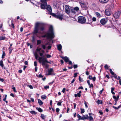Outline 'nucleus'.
I'll return each mask as SVG.
<instances>
[{
	"label": "nucleus",
	"mask_w": 121,
	"mask_h": 121,
	"mask_svg": "<svg viewBox=\"0 0 121 121\" xmlns=\"http://www.w3.org/2000/svg\"><path fill=\"white\" fill-rule=\"evenodd\" d=\"M44 29V28L43 23L39 22H36L35 24L34 32V34L36 35L38 37V35L37 34V33H38L39 34H43L42 32H39V29L41 31H43Z\"/></svg>",
	"instance_id": "f257e3e1"
},
{
	"label": "nucleus",
	"mask_w": 121,
	"mask_h": 121,
	"mask_svg": "<svg viewBox=\"0 0 121 121\" xmlns=\"http://www.w3.org/2000/svg\"><path fill=\"white\" fill-rule=\"evenodd\" d=\"M46 37L48 39H52L54 37V33L53 31V27L52 26H50L49 30L47 33L44 35H43L42 37Z\"/></svg>",
	"instance_id": "f03ea898"
},
{
	"label": "nucleus",
	"mask_w": 121,
	"mask_h": 121,
	"mask_svg": "<svg viewBox=\"0 0 121 121\" xmlns=\"http://www.w3.org/2000/svg\"><path fill=\"white\" fill-rule=\"evenodd\" d=\"M48 0H41V8L42 9H45L47 6L46 9L47 10L50 12H52V9L51 6L50 5H47V2Z\"/></svg>",
	"instance_id": "7ed1b4c3"
},
{
	"label": "nucleus",
	"mask_w": 121,
	"mask_h": 121,
	"mask_svg": "<svg viewBox=\"0 0 121 121\" xmlns=\"http://www.w3.org/2000/svg\"><path fill=\"white\" fill-rule=\"evenodd\" d=\"M38 60L40 63H42V65L43 66H45L46 67H47V65L46 63H50L44 57H39Z\"/></svg>",
	"instance_id": "20e7f679"
},
{
	"label": "nucleus",
	"mask_w": 121,
	"mask_h": 121,
	"mask_svg": "<svg viewBox=\"0 0 121 121\" xmlns=\"http://www.w3.org/2000/svg\"><path fill=\"white\" fill-rule=\"evenodd\" d=\"M78 20L79 23L82 24L85 23L86 22L85 18L83 16L79 17L78 18Z\"/></svg>",
	"instance_id": "39448f33"
},
{
	"label": "nucleus",
	"mask_w": 121,
	"mask_h": 121,
	"mask_svg": "<svg viewBox=\"0 0 121 121\" xmlns=\"http://www.w3.org/2000/svg\"><path fill=\"white\" fill-rule=\"evenodd\" d=\"M51 15L54 17L56 18L61 20H62L63 18V14L56 15L55 13H52Z\"/></svg>",
	"instance_id": "423d86ee"
},
{
	"label": "nucleus",
	"mask_w": 121,
	"mask_h": 121,
	"mask_svg": "<svg viewBox=\"0 0 121 121\" xmlns=\"http://www.w3.org/2000/svg\"><path fill=\"white\" fill-rule=\"evenodd\" d=\"M121 13V11H118L114 14V17L116 19H118L120 17Z\"/></svg>",
	"instance_id": "0eeeda50"
},
{
	"label": "nucleus",
	"mask_w": 121,
	"mask_h": 121,
	"mask_svg": "<svg viewBox=\"0 0 121 121\" xmlns=\"http://www.w3.org/2000/svg\"><path fill=\"white\" fill-rule=\"evenodd\" d=\"M65 12L68 14L69 13L70 11H71V10L69 8V7L67 5H66L65 6Z\"/></svg>",
	"instance_id": "6e6552de"
},
{
	"label": "nucleus",
	"mask_w": 121,
	"mask_h": 121,
	"mask_svg": "<svg viewBox=\"0 0 121 121\" xmlns=\"http://www.w3.org/2000/svg\"><path fill=\"white\" fill-rule=\"evenodd\" d=\"M107 21L108 20L107 19L103 18L101 20L100 22L101 24L104 25L107 23Z\"/></svg>",
	"instance_id": "1a4fd4ad"
},
{
	"label": "nucleus",
	"mask_w": 121,
	"mask_h": 121,
	"mask_svg": "<svg viewBox=\"0 0 121 121\" xmlns=\"http://www.w3.org/2000/svg\"><path fill=\"white\" fill-rule=\"evenodd\" d=\"M105 14L107 16L110 15L111 13L110 10H109L108 9L106 10L105 11Z\"/></svg>",
	"instance_id": "9d476101"
},
{
	"label": "nucleus",
	"mask_w": 121,
	"mask_h": 121,
	"mask_svg": "<svg viewBox=\"0 0 121 121\" xmlns=\"http://www.w3.org/2000/svg\"><path fill=\"white\" fill-rule=\"evenodd\" d=\"M53 72V69L52 68H50L48 70V73L47 75H51L52 74Z\"/></svg>",
	"instance_id": "9b49d317"
},
{
	"label": "nucleus",
	"mask_w": 121,
	"mask_h": 121,
	"mask_svg": "<svg viewBox=\"0 0 121 121\" xmlns=\"http://www.w3.org/2000/svg\"><path fill=\"white\" fill-rule=\"evenodd\" d=\"M82 119V120H84L85 119H88V115L87 114L83 116Z\"/></svg>",
	"instance_id": "f8f14e48"
},
{
	"label": "nucleus",
	"mask_w": 121,
	"mask_h": 121,
	"mask_svg": "<svg viewBox=\"0 0 121 121\" xmlns=\"http://www.w3.org/2000/svg\"><path fill=\"white\" fill-rule=\"evenodd\" d=\"M92 114L91 113H89V117L88 116V119H89L90 121H94V120L92 116H91V115Z\"/></svg>",
	"instance_id": "ddd939ff"
},
{
	"label": "nucleus",
	"mask_w": 121,
	"mask_h": 121,
	"mask_svg": "<svg viewBox=\"0 0 121 121\" xmlns=\"http://www.w3.org/2000/svg\"><path fill=\"white\" fill-rule=\"evenodd\" d=\"M81 91H79L77 94H74V96L75 97H77V96L79 97H80L81 96Z\"/></svg>",
	"instance_id": "4468645a"
},
{
	"label": "nucleus",
	"mask_w": 121,
	"mask_h": 121,
	"mask_svg": "<svg viewBox=\"0 0 121 121\" xmlns=\"http://www.w3.org/2000/svg\"><path fill=\"white\" fill-rule=\"evenodd\" d=\"M99 1L102 3H107L109 0H99Z\"/></svg>",
	"instance_id": "2eb2a0df"
},
{
	"label": "nucleus",
	"mask_w": 121,
	"mask_h": 121,
	"mask_svg": "<svg viewBox=\"0 0 121 121\" xmlns=\"http://www.w3.org/2000/svg\"><path fill=\"white\" fill-rule=\"evenodd\" d=\"M62 58L65 60L66 62H68L69 60V58L66 56L64 57H63Z\"/></svg>",
	"instance_id": "dca6fc26"
},
{
	"label": "nucleus",
	"mask_w": 121,
	"mask_h": 121,
	"mask_svg": "<svg viewBox=\"0 0 121 121\" xmlns=\"http://www.w3.org/2000/svg\"><path fill=\"white\" fill-rule=\"evenodd\" d=\"M38 103L40 105H42L43 104V102L40 99H38Z\"/></svg>",
	"instance_id": "f3484780"
},
{
	"label": "nucleus",
	"mask_w": 121,
	"mask_h": 121,
	"mask_svg": "<svg viewBox=\"0 0 121 121\" xmlns=\"http://www.w3.org/2000/svg\"><path fill=\"white\" fill-rule=\"evenodd\" d=\"M57 48L58 49L59 51H60L62 49V46L61 44H59L57 45Z\"/></svg>",
	"instance_id": "a211bd4d"
},
{
	"label": "nucleus",
	"mask_w": 121,
	"mask_h": 121,
	"mask_svg": "<svg viewBox=\"0 0 121 121\" xmlns=\"http://www.w3.org/2000/svg\"><path fill=\"white\" fill-rule=\"evenodd\" d=\"M109 71H110L111 73V74L113 75H114V76L115 77H117V76L116 74H114V73L112 71V69H109Z\"/></svg>",
	"instance_id": "6ab92c4d"
},
{
	"label": "nucleus",
	"mask_w": 121,
	"mask_h": 121,
	"mask_svg": "<svg viewBox=\"0 0 121 121\" xmlns=\"http://www.w3.org/2000/svg\"><path fill=\"white\" fill-rule=\"evenodd\" d=\"M95 14L97 17L99 18L101 17V15L100 13L98 12H96Z\"/></svg>",
	"instance_id": "aec40b11"
},
{
	"label": "nucleus",
	"mask_w": 121,
	"mask_h": 121,
	"mask_svg": "<svg viewBox=\"0 0 121 121\" xmlns=\"http://www.w3.org/2000/svg\"><path fill=\"white\" fill-rule=\"evenodd\" d=\"M71 12L73 14H75L77 13V12L75 10L73 9H72L71 10Z\"/></svg>",
	"instance_id": "412c9836"
},
{
	"label": "nucleus",
	"mask_w": 121,
	"mask_h": 121,
	"mask_svg": "<svg viewBox=\"0 0 121 121\" xmlns=\"http://www.w3.org/2000/svg\"><path fill=\"white\" fill-rule=\"evenodd\" d=\"M97 103L98 104H102V101L99 100H98L97 101Z\"/></svg>",
	"instance_id": "4be33fe9"
},
{
	"label": "nucleus",
	"mask_w": 121,
	"mask_h": 121,
	"mask_svg": "<svg viewBox=\"0 0 121 121\" xmlns=\"http://www.w3.org/2000/svg\"><path fill=\"white\" fill-rule=\"evenodd\" d=\"M41 98L42 99H45L46 98V96L45 95H43L41 96Z\"/></svg>",
	"instance_id": "5701e85b"
},
{
	"label": "nucleus",
	"mask_w": 121,
	"mask_h": 121,
	"mask_svg": "<svg viewBox=\"0 0 121 121\" xmlns=\"http://www.w3.org/2000/svg\"><path fill=\"white\" fill-rule=\"evenodd\" d=\"M36 109L39 112H42L43 111V110L40 108H37Z\"/></svg>",
	"instance_id": "b1692460"
},
{
	"label": "nucleus",
	"mask_w": 121,
	"mask_h": 121,
	"mask_svg": "<svg viewBox=\"0 0 121 121\" xmlns=\"http://www.w3.org/2000/svg\"><path fill=\"white\" fill-rule=\"evenodd\" d=\"M114 87H112L111 89V92L113 94H115V93L113 92V91L114 90Z\"/></svg>",
	"instance_id": "393cba45"
},
{
	"label": "nucleus",
	"mask_w": 121,
	"mask_h": 121,
	"mask_svg": "<svg viewBox=\"0 0 121 121\" xmlns=\"http://www.w3.org/2000/svg\"><path fill=\"white\" fill-rule=\"evenodd\" d=\"M30 112L32 114H36V113L34 111H30Z\"/></svg>",
	"instance_id": "a878e982"
},
{
	"label": "nucleus",
	"mask_w": 121,
	"mask_h": 121,
	"mask_svg": "<svg viewBox=\"0 0 121 121\" xmlns=\"http://www.w3.org/2000/svg\"><path fill=\"white\" fill-rule=\"evenodd\" d=\"M74 9L77 12L79 10V8L78 7H75Z\"/></svg>",
	"instance_id": "bb28decb"
},
{
	"label": "nucleus",
	"mask_w": 121,
	"mask_h": 121,
	"mask_svg": "<svg viewBox=\"0 0 121 121\" xmlns=\"http://www.w3.org/2000/svg\"><path fill=\"white\" fill-rule=\"evenodd\" d=\"M0 65L2 67H3L4 66L3 61L2 60L0 61Z\"/></svg>",
	"instance_id": "cd10ccee"
},
{
	"label": "nucleus",
	"mask_w": 121,
	"mask_h": 121,
	"mask_svg": "<svg viewBox=\"0 0 121 121\" xmlns=\"http://www.w3.org/2000/svg\"><path fill=\"white\" fill-rule=\"evenodd\" d=\"M9 53H11V52L13 50V49L11 47H9Z\"/></svg>",
	"instance_id": "c85d7f7f"
},
{
	"label": "nucleus",
	"mask_w": 121,
	"mask_h": 121,
	"mask_svg": "<svg viewBox=\"0 0 121 121\" xmlns=\"http://www.w3.org/2000/svg\"><path fill=\"white\" fill-rule=\"evenodd\" d=\"M81 113L82 114V113H83L84 112L85 110L84 109L81 108Z\"/></svg>",
	"instance_id": "c756f323"
},
{
	"label": "nucleus",
	"mask_w": 121,
	"mask_h": 121,
	"mask_svg": "<svg viewBox=\"0 0 121 121\" xmlns=\"http://www.w3.org/2000/svg\"><path fill=\"white\" fill-rule=\"evenodd\" d=\"M5 38V37L4 36H1L0 37V40H2L4 39Z\"/></svg>",
	"instance_id": "7c9ffc66"
},
{
	"label": "nucleus",
	"mask_w": 121,
	"mask_h": 121,
	"mask_svg": "<svg viewBox=\"0 0 121 121\" xmlns=\"http://www.w3.org/2000/svg\"><path fill=\"white\" fill-rule=\"evenodd\" d=\"M77 117L79 118V120H82V117L79 114L77 115Z\"/></svg>",
	"instance_id": "2f4dec72"
},
{
	"label": "nucleus",
	"mask_w": 121,
	"mask_h": 121,
	"mask_svg": "<svg viewBox=\"0 0 121 121\" xmlns=\"http://www.w3.org/2000/svg\"><path fill=\"white\" fill-rule=\"evenodd\" d=\"M79 81L82 82L83 81V80L80 77V76L79 77Z\"/></svg>",
	"instance_id": "473e14b6"
},
{
	"label": "nucleus",
	"mask_w": 121,
	"mask_h": 121,
	"mask_svg": "<svg viewBox=\"0 0 121 121\" xmlns=\"http://www.w3.org/2000/svg\"><path fill=\"white\" fill-rule=\"evenodd\" d=\"M37 45L40 44L41 43V41L40 40H37Z\"/></svg>",
	"instance_id": "72a5a7b5"
},
{
	"label": "nucleus",
	"mask_w": 121,
	"mask_h": 121,
	"mask_svg": "<svg viewBox=\"0 0 121 121\" xmlns=\"http://www.w3.org/2000/svg\"><path fill=\"white\" fill-rule=\"evenodd\" d=\"M13 87L12 88V89L13 90V91L15 92H17L15 88V87H13Z\"/></svg>",
	"instance_id": "f704fd0d"
},
{
	"label": "nucleus",
	"mask_w": 121,
	"mask_h": 121,
	"mask_svg": "<svg viewBox=\"0 0 121 121\" xmlns=\"http://www.w3.org/2000/svg\"><path fill=\"white\" fill-rule=\"evenodd\" d=\"M5 54L4 52H3L2 55V58H4V56H5Z\"/></svg>",
	"instance_id": "c9c22d12"
},
{
	"label": "nucleus",
	"mask_w": 121,
	"mask_h": 121,
	"mask_svg": "<svg viewBox=\"0 0 121 121\" xmlns=\"http://www.w3.org/2000/svg\"><path fill=\"white\" fill-rule=\"evenodd\" d=\"M84 103L85 106V107L86 108H88V106L87 105V103L86 101H84Z\"/></svg>",
	"instance_id": "e433bc0d"
},
{
	"label": "nucleus",
	"mask_w": 121,
	"mask_h": 121,
	"mask_svg": "<svg viewBox=\"0 0 121 121\" xmlns=\"http://www.w3.org/2000/svg\"><path fill=\"white\" fill-rule=\"evenodd\" d=\"M92 20L93 21L95 22L96 20V18L95 17H93L92 18Z\"/></svg>",
	"instance_id": "4c0bfd02"
},
{
	"label": "nucleus",
	"mask_w": 121,
	"mask_h": 121,
	"mask_svg": "<svg viewBox=\"0 0 121 121\" xmlns=\"http://www.w3.org/2000/svg\"><path fill=\"white\" fill-rule=\"evenodd\" d=\"M46 56L48 58H50L51 57V56L50 55L47 54L46 55Z\"/></svg>",
	"instance_id": "58836bf2"
},
{
	"label": "nucleus",
	"mask_w": 121,
	"mask_h": 121,
	"mask_svg": "<svg viewBox=\"0 0 121 121\" xmlns=\"http://www.w3.org/2000/svg\"><path fill=\"white\" fill-rule=\"evenodd\" d=\"M61 102H58L57 104V105L59 106H61Z\"/></svg>",
	"instance_id": "ea45409f"
},
{
	"label": "nucleus",
	"mask_w": 121,
	"mask_h": 121,
	"mask_svg": "<svg viewBox=\"0 0 121 121\" xmlns=\"http://www.w3.org/2000/svg\"><path fill=\"white\" fill-rule=\"evenodd\" d=\"M104 67L106 69H108V66L107 65H106L104 66Z\"/></svg>",
	"instance_id": "a19ab883"
},
{
	"label": "nucleus",
	"mask_w": 121,
	"mask_h": 121,
	"mask_svg": "<svg viewBox=\"0 0 121 121\" xmlns=\"http://www.w3.org/2000/svg\"><path fill=\"white\" fill-rule=\"evenodd\" d=\"M34 55L35 56H38L37 52H35L34 53Z\"/></svg>",
	"instance_id": "79ce46f5"
},
{
	"label": "nucleus",
	"mask_w": 121,
	"mask_h": 121,
	"mask_svg": "<svg viewBox=\"0 0 121 121\" xmlns=\"http://www.w3.org/2000/svg\"><path fill=\"white\" fill-rule=\"evenodd\" d=\"M42 47L44 49H45L46 48V46L44 45H42Z\"/></svg>",
	"instance_id": "37998d69"
},
{
	"label": "nucleus",
	"mask_w": 121,
	"mask_h": 121,
	"mask_svg": "<svg viewBox=\"0 0 121 121\" xmlns=\"http://www.w3.org/2000/svg\"><path fill=\"white\" fill-rule=\"evenodd\" d=\"M49 88V86H44V88L45 89H48Z\"/></svg>",
	"instance_id": "c03bdc74"
},
{
	"label": "nucleus",
	"mask_w": 121,
	"mask_h": 121,
	"mask_svg": "<svg viewBox=\"0 0 121 121\" xmlns=\"http://www.w3.org/2000/svg\"><path fill=\"white\" fill-rule=\"evenodd\" d=\"M7 97V95H5V98L3 99V100L4 101H5V100H6V99Z\"/></svg>",
	"instance_id": "a18cd8bd"
},
{
	"label": "nucleus",
	"mask_w": 121,
	"mask_h": 121,
	"mask_svg": "<svg viewBox=\"0 0 121 121\" xmlns=\"http://www.w3.org/2000/svg\"><path fill=\"white\" fill-rule=\"evenodd\" d=\"M77 74L78 73H74V74L73 77H76L77 76Z\"/></svg>",
	"instance_id": "49530a36"
},
{
	"label": "nucleus",
	"mask_w": 121,
	"mask_h": 121,
	"mask_svg": "<svg viewBox=\"0 0 121 121\" xmlns=\"http://www.w3.org/2000/svg\"><path fill=\"white\" fill-rule=\"evenodd\" d=\"M89 85V86L90 88H91V87H92L93 86V85L92 84H90V85Z\"/></svg>",
	"instance_id": "de8ad7c7"
},
{
	"label": "nucleus",
	"mask_w": 121,
	"mask_h": 121,
	"mask_svg": "<svg viewBox=\"0 0 121 121\" xmlns=\"http://www.w3.org/2000/svg\"><path fill=\"white\" fill-rule=\"evenodd\" d=\"M41 50V48H38L36 49V50L37 51L39 52Z\"/></svg>",
	"instance_id": "09e8293b"
},
{
	"label": "nucleus",
	"mask_w": 121,
	"mask_h": 121,
	"mask_svg": "<svg viewBox=\"0 0 121 121\" xmlns=\"http://www.w3.org/2000/svg\"><path fill=\"white\" fill-rule=\"evenodd\" d=\"M37 62L36 61H35L34 62V65L35 66H37Z\"/></svg>",
	"instance_id": "8fccbe9b"
},
{
	"label": "nucleus",
	"mask_w": 121,
	"mask_h": 121,
	"mask_svg": "<svg viewBox=\"0 0 121 121\" xmlns=\"http://www.w3.org/2000/svg\"><path fill=\"white\" fill-rule=\"evenodd\" d=\"M60 110L58 108H57L56 109V111L57 112H58Z\"/></svg>",
	"instance_id": "3c124183"
},
{
	"label": "nucleus",
	"mask_w": 121,
	"mask_h": 121,
	"mask_svg": "<svg viewBox=\"0 0 121 121\" xmlns=\"http://www.w3.org/2000/svg\"><path fill=\"white\" fill-rule=\"evenodd\" d=\"M29 86V88L31 89H33V86L31 85H30Z\"/></svg>",
	"instance_id": "603ef678"
},
{
	"label": "nucleus",
	"mask_w": 121,
	"mask_h": 121,
	"mask_svg": "<svg viewBox=\"0 0 121 121\" xmlns=\"http://www.w3.org/2000/svg\"><path fill=\"white\" fill-rule=\"evenodd\" d=\"M88 78L90 79H92V77L90 75L89 76V77Z\"/></svg>",
	"instance_id": "864d4df0"
},
{
	"label": "nucleus",
	"mask_w": 121,
	"mask_h": 121,
	"mask_svg": "<svg viewBox=\"0 0 121 121\" xmlns=\"http://www.w3.org/2000/svg\"><path fill=\"white\" fill-rule=\"evenodd\" d=\"M77 67V65H73V67L74 69L76 68Z\"/></svg>",
	"instance_id": "5fc2aeb1"
},
{
	"label": "nucleus",
	"mask_w": 121,
	"mask_h": 121,
	"mask_svg": "<svg viewBox=\"0 0 121 121\" xmlns=\"http://www.w3.org/2000/svg\"><path fill=\"white\" fill-rule=\"evenodd\" d=\"M92 80H93L94 81H95L96 79V78L95 77H94L92 78Z\"/></svg>",
	"instance_id": "6e6d98bb"
},
{
	"label": "nucleus",
	"mask_w": 121,
	"mask_h": 121,
	"mask_svg": "<svg viewBox=\"0 0 121 121\" xmlns=\"http://www.w3.org/2000/svg\"><path fill=\"white\" fill-rule=\"evenodd\" d=\"M78 89H81L82 90L83 89V87L82 86L78 88Z\"/></svg>",
	"instance_id": "4d7b16f0"
},
{
	"label": "nucleus",
	"mask_w": 121,
	"mask_h": 121,
	"mask_svg": "<svg viewBox=\"0 0 121 121\" xmlns=\"http://www.w3.org/2000/svg\"><path fill=\"white\" fill-rule=\"evenodd\" d=\"M12 26L13 27V28H14V24L12 23Z\"/></svg>",
	"instance_id": "13d9d810"
},
{
	"label": "nucleus",
	"mask_w": 121,
	"mask_h": 121,
	"mask_svg": "<svg viewBox=\"0 0 121 121\" xmlns=\"http://www.w3.org/2000/svg\"><path fill=\"white\" fill-rule=\"evenodd\" d=\"M52 100H51L50 101V105H52Z\"/></svg>",
	"instance_id": "bf43d9fd"
},
{
	"label": "nucleus",
	"mask_w": 121,
	"mask_h": 121,
	"mask_svg": "<svg viewBox=\"0 0 121 121\" xmlns=\"http://www.w3.org/2000/svg\"><path fill=\"white\" fill-rule=\"evenodd\" d=\"M39 53L40 55V56H43V53L39 52Z\"/></svg>",
	"instance_id": "052dcab7"
},
{
	"label": "nucleus",
	"mask_w": 121,
	"mask_h": 121,
	"mask_svg": "<svg viewBox=\"0 0 121 121\" xmlns=\"http://www.w3.org/2000/svg\"><path fill=\"white\" fill-rule=\"evenodd\" d=\"M89 73L88 71H86V74L87 75H88Z\"/></svg>",
	"instance_id": "680f3d73"
},
{
	"label": "nucleus",
	"mask_w": 121,
	"mask_h": 121,
	"mask_svg": "<svg viewBox=\"0 0 121 121\" xmlns=\"http://www.w3.org/2000/svg\"><path fill=\"white\" fill-rule=\"evenodd\" d=\"M65 88H63V90H62V92L63 93H64L65 92Z\"/></svg>",
	"instance_id": "e2e57ef3"
},
{
	"label": "nucleus",
	"mask_w": 121,
	"mask_h": 121,
	"mask_svg": "<svg viewBox=\"0 0 121 121\" xmlns=\"http://www.w3.org/2000/svg\"><path fill=\"white\" fill-rule=\"evenodd\" d=\"M113 98L114 99H115V100H117V97L114 95L113 96Z\"/></svg>",
	"instance_id": "0e129e2a"
},
{
	"label": "nucleus",
	"mask_w": 121,
	"mask_h": 121,
	"mask_svg": "<svg viewBox=\"0 0 121 121\" xmlns=\"http://www.w3.org/2000/svg\"><path fill=\"white\" fill-rule=\"evenodd\" d=\"M24 63L25 65H27L28 64V62L27 61H25V62Z\"/></svg>",
	"instance_id": "69168bd1"
},
{
	"label": "nucleus",
	"mask_w": 121,
	"mask_h": 121,
	"mask_svg": "<svg viewBox=\"0 0 121 121\" xmlns=\"http://www.w3.org/2000/svg\"><path fill=\"white\" fill-rule=\"evenodd\" d=\"M76 113L75 112L74 113H73V115L74 117H76Z\"/></svg>",
	"instance_id": "338daca9"
},
{
	"label": "nucleus",
	"mask_w": 121,
	"mask_h": 121,
	"mask_svg": "<svg viewBox=\"0 0 121 121\" xmlns=\"http://www.w3.org/2000/svg\"><path fill=\"white\" fill-rule=\"evenodd\" d=\"M87 83H88V85H90V81H89V80H87Z\"/></svg>",
	"instance_id": "774afa93"
}]
</instances>
